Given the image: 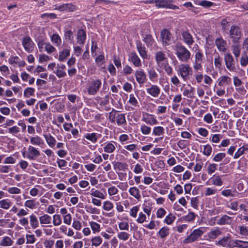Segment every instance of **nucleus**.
Listing matches in <instances>:
<instances>
[{
	"label": "nucleus",
	"instance_id": "obj_26",
	"mask_svg": "<svg viewBox=\"0 0 248 248\" xmlns=\"http://www.w3.org/2000/svg\"><path fill=\"white\" fill-rule=\"evenodd\" d=\"M116 145L117 143L116 142H113V143L107 142L104 144V151L108 153H112L115 150Z\"/></svg>",
	"mask_w": 248,
	"mask_h": 248
},
{
	"label": "nucleus",
	"instance_id": "obj_47",
	"mask_svg": "<svg viewBox=\"0 0 248 248\" xmlns=\"http://www.w3.org/2000/svg\"><path fill=\"white\" fill-rule=\"evenodd\" d=\"M85 208L86 211L87 213H89L90 214H99L100 213L99 209H98L95 207H94L92 205H86L85 206Z\"/></svg>",
	"mask_w": 248,
	"mask_h": 248
},
{
	"label": "nucleus",
	"instance_id": "obj_33",
	"mask_svg": "<svg viewBox=\"0 0 248 248\" xmlns=\"http://www.w3.org/2000/svg\"><path fill=\"white\" fill-rule=\"evenodd\" d=\"M14 241L8 236L3 237L0 241V246L2 247H10L13 245Z\"/></svg>",
	"mask_w": 248,
	"mask_h": 248
},
{
	"label": "nucleus",
	"instance_id": "obj_53",
	"mask_svg": "<svg viewBox=\"0 0 248 248\" xmlns=\"http://www.w3.org/2000/svg\"><path fill=\"white\" fill-rule=\"evenodd\" d=\"M217 192V190L215 187H207L204 191V195L209 196L216 194Z\"/></svg>",
	"mask_w": 248,
	"mask_h": 248
},
{
	"label": "nucleus",
	"instance_id": "obj_30",
	"mask_svg": "<svg viewBox=\"0 0 248 248\" xmlns=\"http://www.w3.org/2000/svg\"><path fill=\"white\" fill-rule=\"evenodd\" d=\"M221 233V231L218 228L212 229L210 232L207 233V236L210 240H213L217 238Z\"/></svg>",
	"mask_w": 248,
	"mask_h": 248
},
{
	"label": "nucleus",
	"instance_id": "obj_48",
	"mask_svg": "<svg viewBox=\"0 0 248 248\" xmlns=\"http://www.w3.org/2000/svg\"><path fill=\"white\" fill-rule=\"evenodd\" d=\"M222 138V136L221 134H212L209 138V140L213 143H218Z\"/></svg>",
	"mask_w": 248,
	"mask_h": 248
},
{
	"label": "nucleus",
	"instance_id": "obj_56",
	"mask_svg": "<svg viewBox=\"0 0 248 248\" xmlns=\"http://www.w3.org/2000/svg\"><path fill=\"white\" fill-rule=\"evenodd\" d=\"M64 37L65 40L72 42L73 41V32L71 30H65L64 31Z\"/></svg>",
	"mask_w": 248,
	"mask_h": 248
},
{
	"label": "nucleus",
	"instance_id": "obj_50",
	"mask_svg": "<svg viewBox=\"0 0 248 248\" xmlns=\"http://www.w3.org/2000/svg\"><path fill=\"white\" fill-rule=\"evenodd\" d=\"M222 60L218 54L215 55L214 59V64L216 68L220 69L222 66Z\"/></svg>",
	"mask_w": 248,
	"mask_h": 248
},
{
	"label": "nucleus",
	"instance_id": "obj_28",
	"mask_svg": "<svg viewBox=\"0 0 248 248\" xmlns=\"http://www.w3.org/2000/svg\"><path fill=\"white\" fill-rule=\"evenodd\" d=\"M149 78L152 82H156L158 78V74L154 67H152L147 71Z\"/></svg>",
	"mask_w": 248,
	"mask_h": 248
},
{
	"label": "nucleus",
	"instance_id": "obj_4",
	"mask_svg": "<svg viewBox=\"0 0 248 248\" xmlns=\"http://www.w3.org/2000/svg\"><path fill=\"white\" fill-rule=\"evenodd\" d=\"M229 36L233 43H238L243 33L241 29L237 25H232L229 30Z\"/></svg>",
	"mask_w": 248,
	"mask_h": 248
},
{
	"label": "nucleus",
	"instance_id": "obj_64",
	"mask_svg": "<svg viewBox=\"0 0 248 248\" xmlns=\"http://www.w3.org/2000/svg\"><path fill=\"white\" fill-rule=\"evenodd\" d=\"M240 64L242 66H246L248 64V56L246 53H243L241 56Z\"/></svg>",
	"mask_w": 248,
	"mask_h": 248
},
{
	"label": "nucleus",
	"instance_id": "obj_23",
	"mask_svg": "<svg viewBox=\"0 0 248 248\" xmlns=\"http://www.w3.org/2000/svg\"><path fill=\"white\" fill-rule=\"evenodd\" d=\"M136 46L138 51L141 57L143 59H146L147 58V54L145 46L140 41L137 42Z\"/></svg>",
	"mask_w": 248,
	"mask_h": 248
},
{
	"label": "nucleus",
	"instance_id": "obj_6",
	"mask_svg": "<svg viewBox=\"0 0 248 248\" xmlns=\"http://www.w3.org/2000/svg\"><path fill=\"white\" fill-rule=\"evenodd\" d=\"M101 85L102 82L100 79H96L91 81L87 88L88 94L90 95H95L99 92Z\"/></svg>",
	"mask_w": 248,
	"mask_h": 248
},
{
	"label": "nucleus",
	"instance_id": "obj_60",
	"mask_svg": "<svg viewBox=\"0 0 248 248\" xmlns=\"http://www.w3.org/2000/svg\"><path fill=\"white\" fill-rule=\"evenodd\" d=\"M217 165L215 163H210L207 167V171L209 175H211L217 170Z\"/></svg>",
	"mask_w": 248,
	"mask_h": 248
},
{
	"label": "nucleus",
	"instance_id": "obj_46",
	"mask_svg": "<svg viewBox=\"0 0 248 248\" xmlns=\"http://www.w3.org/2000/svg\"><path fill=\"white\" fill-rule=\"evenodd\" d=\"M36 41L37 43V45L40 51H42L43 49L46 46V44H47L45 41V40L43 38H37L36 39Z\"/></svg>",
	"mask_w": 248,
	"mask_h": 248
},
{
	"label": "nucleus",
	"instance_id": "obj_40",
	"mask_svg": "<svg viewBox=\"0 0 248 248\" xmlns=\"http://www.w3.org/2000/svg\"><path fill=\"white\" fill-rule=\"evenodd\" d=\"M90 194L94 197L100 198L101 199H105L106 198L105 195L101 191L98 190H95L94 188H92L91 190Z\"/></svg>",
	"mask_w": 248,
	"mask_h": 248
},
{
	"label": "nucleus",
	"instance_id": "obj_51",
	"mask_svg": "<svg viewBox=\"0 0 248 248\" xmlns=\"http://www.w3.org/2000/svg\"><path fill=\"white\" fill-rule=\"evenodd\" d=\"M170 2V0H158V3L156 5V7L158 8H167V7L169 6V2Z\"/></svg>",
	"mask_w": 248,
	"mask_h": 248
},
{
	"label": "nucleus",
	"instance_id": "obj_2",
	"mask_svg": "<svg viewBox=\"0 0 248 248\" xmlns=\"http://www.w3.org/2000/svg\"><path fill=\"white\" fill-rule=\"evenodd\" d=\"M175 54L179 61L183 62H187L190 58V52L181 44H177L174 48Z\"/></svg>",
	"mask_w": 248,
	"mask_h": 248
},
{
	"label": "nucleus",
	"instance_id": "obj_52",
	"mask_svg": "<svg viewBox=\"0 0 248 248\" xmlns=\"http://www.w3.org/2000/svg\"><path fill=\"white\" fill-rule=\"evenodd\" d=\"M143 41L146 43L147 46H152L154 42V39L150 34H147L144 37Z\"/></svg>",
	"mask_w": 248,
	"mask_h": 248
},
{
	"label": "nucleus",
	"instance_id": "obj_37",
	"mask_svg": "<svg viewBox=\"0 0 248 248\" xmlns=\"http://www.w3.org/2000/svg\"><path fill=\"white\" fill-rule=\"evenodd\" d=\"M84 137L92 143H95L99 138V135L96 133H87L84 136Z\"/></svg>",
	"mask_w": 248,
	"mask_h": 248
},
{
	"label": "nucleus",
	"instance_id": "obj_38",
	"mask_svg": "<svg viewBox=\"0 0 248 248\" xmlns=\"http://www.w3.org/2000/svg\"><path fill=\"white\" fill-rule=\"evenodd\" d=\"M51 42L56 46H58L61 45L62 39L61 37L58 33H54L50 36Z\"/></svg>",
	"mask_w": 248,
	"mask_h": 248
},
{
	"label": "nucleus",
	"instance_id": "obj_13",
	"mask_svg": "<svg viewBox=\"0 0 248 248\" xmlns=\"http://www.w3.org/2000/svg\"><path fill=\"white\" fill-rule=\"evenodd\" d=\"M165 134V128L161 126L154 127L152 131V135L158 137L155 139L154 142H157L159 140H162Z\"/></svg>",
	"mask_w": 248,
	"mask_h": 248
},
{
	"label": "nucleus",
	"instance_id": "obj_16",
	"mask_svg": "<svg viewBox=\"0 0 248 248\" xmlns=\"http://www.w3.org/2000/svg\"><path fill=\"white\" fill-rule=\"evenodd\" d=\"M215 44L219 51L222 52H226L227 50L226 48L227 42L226 40H224L222 37L217 38L215 40Z\"/></svg>",
	"mask_w": 248,
	"mask_h": 248
},
{
	"label": "nucleus",
	"instance_id": "obj_24",
	"mask_svg": "<svg viewBox=\"0 0 248 248\" xmlns=\"http://www.w3.org/2000/svg\"><path fill=\"white\" fill-rule=\"evenodd\" d=\"M146 115L147 117L143 118L142 119L145 123L151 125H155L158 123V121L154 115L148 113H147Z\"/></svg>",
	"mask_w": 248,
	"mask_h": 248
},
{
	"label": "nucleus",
	"instance_id": "obj_7",
	"mask_svg": "<svg viewBox=\"0 0 248 248\" xmlns=\"http://www.w3.org/2000/svg\"><path fill=\"white\" fill-rule=\"evenodd\" d=\"M224 61L226 68L232 72L236 71L235 65V62L232 56L230 53H227L224 55Z\"/></svg>",
	"mask_w": 248,
	"mask_h": 248
},
{
	"label": "nucleus",
	"instance_id": "obj_61",
	"mask_svg": "<svg viewBox=\"0 0 248 248\" xmlns=\"http://www.w3.org/2000/svg\"><path fill=\"white\" fill-rule=\"evenodd\" d=\"M127 166L126 163L117 162L114 165L115 169H117L119 170H124Z\"/></svg>",
	"mask_w": 248,
	"mask_h": 248
},
{
	"label": "nucleus",
	"instance_id": "obj_34",
	"mask_svg": "<svg viewBox=\"0 0 248 248\" xmlns=\"http://www.w3.org/2000/svg\"><path fill=\"white\" fill-rule=\"evenodd\" d=\"M29 218L30 225L32 229H35L39 226V221L37 217L35 215L32 214L30 216Z\"/></svg>",
	"mask_w": 248,
	"mask_h": 248
},
{
	"label": "nucleus",
	"instance_id": "obj_42",
	"mask_svg": "<svg viewBox=\"0 0 248 248\" xmlns=\"http://www.w3.org/2000/svg\"><path fill=\"white\" fill-rule=\"evenodd\" d=\"M232 46V52L234 55L235 58L237 59L240 55V46L238 43H235Z\"/></svg>",
	"mask_w": 248,
	"mask_h": 248
},
{
	"label": "nucleus",
	"instance_id": "obj_59",
	"mask_svg": "<svg viewBox=\"0 0 248 248\" xmlns=\"http://www.w3.org/2000/svg\"><path fill=\"white\" fill-rule=\"evenodd\" d=\"M160 68H163L167 74L169 76H170L172 74V68L169 65L168 62L163 64L162 67H159Z\"/></svg>",
	"mask_w": 248,
	"mask_h": 248
},
{
	"label": "nucleus",
	"instance_id": "obj_41",
	"mask_svg": "<svg viewBox=\"0 0 248 248\" xmlns=\"http://www.w3.org/2000/svg\"><path fill=\"white\" fill-rule=\"evenodd\" d=\"M222 196L224 197H235L237 196V192L235 190L233 189H224L221 192Z\"/></svg>",
	"mask_w": 248,
	"mask_h": 248
},
{
	"label": "nucleus",
	"instance_id": "obj_20",
	"mask_svg": "<svg viewBox=\"0 0 248 248\" xmlns=\"http://www.w3.org/2000/svg\"><path fill=\"white\" fill-rule=\"evenodd\" d=\"M77 43L79 45H83L86 39V32L83 29L78 30L77 34Z\"/></svg>",
	"mask_w": 248,
	"mask_h": 248
},
{
	"label": "nucleus",
	"instance_id": "obj_43",
	"mask_svg": "<svg viewBox=\"0 0 248 248\" xmlns=\"http://www.w3.org/2000/svg\"><path fill=\"white\" fill-rule=\"evenodd\" d=\"M69 55L70 50L68 49H63L59 53V60L62 62H63Z\"/></svg>",
	"mask_w": 248,
	"mask_h": 248
},
{
	"label": "nucleus",
	"instance_id": "obj_19",
	"mask_svg": "<svg viewBox=\"0 0 248 248\" xmlns=\"http://www.w3.org/2000/svg\"><path fill=\"white\" fill-rule=\"evenodd\" d=\"M210 182H211L212 185L216 186H220L223 185L221 176L216 174L213 175V176L211 177L207 182H206V184L208 185H210L209 183Z\"/></svg>",
	"mask_w": 248,
	"mask_h": 248
},
{
	"label": "nucleus",
	"instance_id": "obj_17",
	"mask_svg": "<svg viewBox=\"0 0 248 248\" xmlns=\"http://www.w3.org/2000/svg\"><path fill=\"white\" fill-rule=\"evenodd\" d=\"M146 92L153 97H157L160 94V89L156 85H151L149 88L146 89Z\"/></svg>",
	"mask_w": 248,
	"mask_h": 248
},
{
	"label": "nucleus",
	"instance_id": "obj_5",
	"mask_svg": "<svg viewBox=\"0 0 248 248\" xmlns=\"http://www.w3.org/2000/svg\"><path fill=\"white\" fill-rule=\"evenodd\" d=\"M178 75H180L184 80L188 79L190 75L192 74V69L189 64L187 63H181L178 67Z\"/></svg>",
	"mask_w": 248,
	"mask_h": 248
},
{
	"label": "nucleus",
	"instance_id": "obj_12",
	"mask_svg": "<svg viewBox=\"0 0 248 248\" xmlns=\"http://www.w3.org/2000/svg\"><path fill=\"white\" fill-rule=\"evenodd\" d=\"M22 44L24 49L28 53L33 51L35 46L34 43L29 36L24 37L22 40Z\"/></svg>",
	"mask_w": 248,
	"mask_h": 248
},
{
	"label": "nucleus",
	"instance_id": "obj_31",
	"mask_svg": "<svg viewBox=\"0 0 248 248\" xmlns=\"http://www.w3.org/2000/svg\"><path fill=\"white\" fill-rule=\"evenodd\" d=\"M237 188L240 191H246L248 188V182L247 180L243 179L238 182Z\"/></svg>",
	"mask_w": 248,
	"mask_h": 248
},
{
	"label": "nucleus",
	"instance_id": "obj_49",
	"mask_svg": "<svg viewBox=\"0 0 248 248\" xmlns=\"http://www.w3.org/2000/svg\"><path fill=\"white\" fill-rule=\"evenodd\" d=\"M212 152V147L209 144H207L203 145V149L202 153L203 154L207 156H210Z\"/></svg>",
	"mask_w": 248,
	"mask_h": 248
},
{
	"label": "nucleus",
	"instance_id": "obj_14",
	"mask_svg": "<svg viewBox=\"0 0 248 248\" xmlns=\"http://www.w3.org/2000/svg\"><path fill=\"white\" fill-rule=\"evenodd\" d=\"M135 77L136 81L140 86L147 80L146 75L142 69L136 70L135 72Z\"/></svg>",
	"mask_w": 248,
	"mask_h": 248
},
{
	"label": "nucleus",
	"instance_id": "obj_62",
	"mask_svg": "<svg viewBox=\"0 0 248 248\" xmlns=\"http://www.w3.org/2000/svg\"><path fill=\"white\" fill-rule=\"evenodd\" d=\"M226 156L225 153H219L217 154L213 158V161L215 162L221 161Z\"/></svg>",
	"mask_w": 248,
	"mask_h": 248
},
{
	"label": "nucleus",
	"instance_id": "obj_11",
	"mask_svg": "<svg viewBox=\"0 0 248 248\" xmlns=\"http://www.w3.org/2000/svg\"><path fill=\"white\" fill-rule=\"evenodd\" d=\"M40 155V151L34 146L29 145L27 149L26 157L30 160H34Z\"/></svg>",
	"mask_w": 248,
	"mask_h": 248
},
{
	"label": "nucleus",
	"instance_id": "obj_54",
	"mask_svg": "<svg viewBox=\"0 0 248 248\" xmlns=\"http://www.w3.org/2000/svg\"><path fill=\"white\" fill-rule=\"evenodd\" d=\"M102 208L106 211H109L113 208V204L109 201H106L103 202Z\"/></svg>",
	"mask_w": 248,
	"mask_h": 248
},
{
	"label": "nucleus",
	"instance_id": "obj_39",
	"mask_svg": "<svg viewBox=\"0 0 248 248\" xmlns=\"http://www.w3.org/2000/svg\"><path fill=\"white\" fill-rule=\"evenodd\" d=\"M128 192L131 196H133L137 200H139L140 198V190L135 186L130 187Z\"/></svg>",
	"mask_w": 248,
	"mask_h": 248
},
{
	"label": "nucleus",
	"instance_id": "obj_15",
	"mask_svg": "<svg viewBox=\"0 0 248 248\" xmlns=\"http://www.w3.org/2000/svg\"><path fill=\"white\" fill-rule=\"evenodd\" d=\"M181 35L182 40L187 45L190 46L193 44L194 42V39L188 31L182 30L181 31Z\"/></svg>",
	"mask_w": 248,
	"mask_h": 248
},
{
	"label": "nucleus",
	"instance_id": "obj_18",
	"mask_svg": "<svg viewBox=\"0 0 248 248\" xmlns=\"http://www.w3.org/2000/svg\"><path fill=\"white\" fill-rule=\"evenodd\" d=\"M218 85L222 87L230 86L232 84L231 78L227 76H220L217 79Z\"/></svg>",
	"mask_w": 248,
	"mask_h": 248
},
{
	"label": "nucleus",
	"instance_id": "obj_58",
	"mask_svg": "<svg viewBox=\"0 0 248 248\" xmlns=\"http://www.w3.org/2000/svg\"><path fill=\"white\" fill-rule=\"evenodd\" d=\"M204 56L203 53L201 50H198L195 53L194 61L202 62Z\"/></svg>",
	"mask_w": 248,
	"mask_h": 248
},
{
	"label": "nucleus",
	"instance_id": "obj_44",
	"mask_svg": "<svg viewBox=\"0 0 248 248\" xmlns=\"http://www.w3.org/2000/svg\"><path fill=\"white\" fill-rule=\"evenodd\" d=\"M38 204L33 199L29 200L25 202L24 206L31 209H35Z\"/></svg>",
	"mask_w": 248,
	"mask_h": 248
},
{
	"label": "nucleus",
	"instance_id": "obj_8",
	"mask_svg": "<svg viewBox=\"0 0 248 248\" xmlns=\"http://www.w3.org/2000/svg\"><path fill=\"white\" fill-rule=\"evenodd\" d=\"M155 59L158 67H162L163 64L168 62L165 52L160 50L155 53Z\"/></svg>",
	"mask_w": 248,
	"mask_h": 248
},
{
	"label": "nucleus",
	"instance_id": "obj_45",
	"mask_svg": "<svg viewBox=\"0 0 248 248\" xmlns=\"http://www.w3.org/2000/svg\"><path fill=\"white\" fill-rule=\"evenodd\" d=\"M39 221L41 224H49L51 222V217L45 214L39 217Z\"/></svg>",
	"mask_w": 248,
	"mask_h": 248
},
{
	"label": "nucleus",
	"instance_id": "obj_21",
	"mask_svg": "<svg viewBox=\"0 0 248 248\" xmlns=\"http://www.w3.org/2000/svg\"><path fill=\"white\" fill-rule=\"evenodd\" d=\"M129 61H130L135 67H139L141 66V61L135 52H131L130 53Z\"/></svg>",
	"mask_w": 248,
	"mask_h": 248
},
{
	"label": "nucleus",
	"instance_id": "obj_57",
	"mask_svg": "<svg viewBox=\"0 0 248 248\" xmlns=\"http://www.w3.org/2000/svg\"><path fill=\"white\" fill-rule=\"evenodd\" d=\"M92 246L94 247L99 246L102 242V239L100 236H95L91 240Z\"/></svg>",
	"mask_w": 248,
	"mask_h": 248
},
{
	"label": "nucleus",
	"instance_id": "obj_29",
	"mask_svg": "<svg viewBox=\"0 0 248 248\" xmlns=\"http://www.w3.org/2000/svg\"><path fill=\"white\" fill-rule=\"evenodd\" d=\"M30 143L32 145L39 146L44 144L43 139L37 135L30 137Z\"/></svg>",
	"mask_w": 248,
	"mask_h": 248
},
{
	"label": "nucleus",
	"instance_id": "obj_10",
	"mask_svg": "<svg viewBox=\"0 0 248 248\" xmlns=\"http://www.w3.org/2000/svg\"><path fill=\"white\" fill-rule=\"evenodd\" d=\"M55 10L61 12H73L77 11L78 7L72 3H67L56 6Z\"/></svg>",
	"mask_w": 248,
	"mask_h": 248
},
{
	"label": "nucleus",
	"instance_id": "obj_1",
	"mask_svg": "<svg viewBox=\"0 0 248 248\" xmlns=\"http://www.w3.org/2000/svg\"><path fill=\"white\" fill-rule=\"evenodd\" d=\"M108 119L111 123H116L119 126H124L127 124L125 114L120 113L114 108L109 113Z\"/></svg>",
	"mask_w": 248,
	"mask_h": 248
},
{
	"label": "nucleus",
	"instance_id": "obj_35",
	"mask_svg": "<svg viewBox=\"0 0 248 248\" xmlns=\"http://www.w3.org/2000/svg\"><path fill=\"white\" fill-rule=\"evenodd\" d=\"M232 222V217L227 216L224 215L221 217L218 220L217 224L220 225L225 224H230Z\"/></svg>",
	"mask_w": 248,
	"mask_h": 248
},
{
	"label": "nucleus",
	"instance_id": "obj_27",
	"mask_svg": "<svg viewBox=\"0 0 248 248\" xmlns=\"http://www.w3.org/2000/svg\"><path fill=\"white\" fill-rule=\"evenodd\" d=\"M170 234V229L168 227L164 226L161 228L157 232L156 235L162 239H165Z\"/></svg>",
	"mask_w": 248,
	"mask_h": 248
},
{
	"label": "nucleus",
	"instance_id": "obj_9",
	"mask_svg": "<svg viewBox=\"0 0 248 248\" xmlns=\"http://www.w3.org/2000/svg\"><path fill=\"white\" fill-rule=\"evenodd\" d=\"M161 38L163 46H169L172 43V36L170 31L167 29H164L161 31Z\"/></svg>",
	"mask_w": 248,
	"mask_h": 248
},
{
	"label": "nucleus",
	"instance_id": "obj_22",
	"mask_svg": "<svg viewBox=\"0 0 248 248\" xmlns=\"http://www.w3.org/2000/svg\"><path fill=\"white\" fill-rule=\"evenodd\" d=\"M248 151V144H244L243 145L239 148L233 155V158L237 159L241 155H244L246 152Z\"/></svg>",
	"mask_w": 248,
	"mask_h": 248
},
{
	"label": "nucleus",
	"instance_id": "obj_55",
	"mask_svg": "<svg viewBox=\"0 0 248 248\" xmlns=\"http://www.w3.org/2000/svg\"><path fill=\"white\" fill-rule=\"evenodd\" d=\"M140 130L143 135H149L151 132V128L145 124H142L140 125Z\"/></svg>",
	"mask_w": 248,
	"mask_h": 248
},
{
	"label": "nucleus",
	"instance_id": "obj_3",
	"mask_svg": "<svg viewBox=\"0 0 248 248\" xmlns=\"http://www.w3.org/2000/svg\"><path fill=\"white\" fill-rule=\"evenodd\" d=\"M203 233L204 231L201 228L195 229L191 232L189 235L183 240V243L184 244H188L197 241Z\"/></svg>",
	"mask_w": 248,
	"mask_h": 248
},
{
	"label": "nucleus",
	"instance_id": "obj_36",
	"mask_svg": "<svg viewBox=\"0 0 248 248\" xmlns=\"http://www.w3.org/2000/svg\"><path fill=\"white\" fill-rule=\"evenodd\" d=\"M12 202L9 199H6L0 201V207L5 210L9 209L12 206Z\"/></svg>",
	"mask_w": 248,
	"mask_h": 248
},
{
	"label": "nucleus",
	"instance_id": "obj_63",
	"mask_svg": "<svg viewBox=\"0 0 248 248\" xmlns=\"http://www.w3.org/2000/svg\"><path fill=\"white\" fill-rule=\"evenodd\" d=\"M90 226L93 233L99 232L100 230V225L98 223L91 221L90 222Z\"/></svg>",
	"mask_w": 248,
	"mask_h": 248
},
{
	"label": "nucleus",
	"instance_id": "obj_25",
	"mask_svg": "<svg viewBox=\"0 0 248 248\" xmlns=\"http://www.w3.org/2000/svg\"><path fill=\"white\" fill-rule=\"evenodd\" d=\"M66 66L63 64H58L57 65V70L55 72L56 76L60 78L65 77L66 75V73L65 71Z\"/></svg>",
	"mask_w": 248,
	"mask_h": 248
},
{
	"label": "nucleus",
	"instance_id": "obj_32",
	"mask_svg": "<svg viewBox=\"0 0 248 248\" xmlns=\"http://www.w3.org/2000/svg\"><path fill=\"white\" fill-rule=\"evenodd\" d=\"M44 137L48 146L51 148H54L56 143V140L55 138L50 134L44 135Z\"/></svg>",
	"mask_w": 248,
	"mask_h": 248
}]
</instances>
